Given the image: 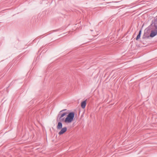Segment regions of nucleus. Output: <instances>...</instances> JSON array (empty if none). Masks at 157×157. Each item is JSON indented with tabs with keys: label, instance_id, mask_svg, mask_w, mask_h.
Returning a JSON list of instances; mask_svg holds the SVG:
<instances>
[{
	"label": "nucleus",
	"instance_id": "1",
	"mask_svg": "<svg viewBox=\"0 0 157 157\" xmlns=\"http://www.w3.org/2000/svg\"><path fill=\"white\" fill-rule=\"evenodd\" d=\"M75 113L71 112L69 113L67 117L65 118L64 122L66 123L71 122L74 120L75 117Z\"/></svg>",
	"mask_w": 157,
	"mask_h": 157
},
{
	"label": "nucleus",
	"instance_id": "2",
	"mask_svg": "<svg viewBox=\"0 0 157 157\" xmlns=\"http://www.w3.org/2000/svg\"><path fill=\"white\" fill-rule=\"evenodd\" d=\"M67 114V112H62V111H60L57 117V121H64V122L65 119L63 117Z\"/></svg>",
	"mask_w": 157,
	"mask_h": 157
},
{
	"label": "nucleus",
	"instance_id": "3",
	"mask_svg": "<svg viewBox=\"0 0 157 157\" xmlns=\"http://www.w3.org/2000/svg\"><path fill=\"white\" fill-rule=\"evenodd\" d=\"M67 128L66 127H64L61 129V130L59 132L58 134L59 135H61L64 133L67 130Z\"/></svg>",
	"mask_w": 157,
	"mask_h": 157
},
{
	"label": "nucleus",
	"instance_id": "4",
	"mask_svg": "<svg viewBox=\"0 0 157 157\" xmlns=\"http://www.w3.org/2000/svg\"><path fill=\"white\" fill-rule=\"evenodd\" d=\"M58 122L57 126V128L58 130H60L62 128L63 124L62 122H63V121H59Z\"/></svg>",
	"mask_w": 157,
	"mask_h": 157
},
{
	"label": "nucleus",
	"instance_id": "5",
	"mask_svg": "<svg viewBox=\"0 0 157 157\" xmlns=\"http://www.w3.org/2000/svg\"><path fill=\"white\" fill-rule=\"evenodd\" d=\"M157 34V31L151 30L150 36L151 37H153Z\"/></svg>",
	"mask_w": 157,
	"mask_h": 157
},
{
	"label": "nucleus",
	"instance_id": "6",
	"mask_svg": "<svg viewBox=\"0 0 157 157\" xmlns=\"http://www.w3.org/2000/svg\"><path fill=\"white\" fill-rule=\"evenodd\" d=\"M86 105V100H84L82 101L81 103V106L83 109H84Z\"/></svg>",
	"mask_w": 157,
	"mask_h": 157
},
{
	"label": "nucleus",
	"instance_id": "7",
	"mask_svg": "<svg viewBox=\"0 0 157 157\" xmlns=\"http://www.w3.org/2000/svg\"><path fill=\"white\" fill-rule=\"evenodd\" d=\"M140 36L141 35L138 34L136 38V40H138L139 39H140Z\"/></svg>",
	"mask_w": 157,
	"mask_h": 157
},
{
	"label": "nucleus",
	"instance_id": "8",
	"mask_svg": "<svg viewBox=\"0 0 157 157\" xmlns=\"http://www.w3.org/2000/svg\"><path fill=\"white\" fill-rule=\"evenodd\" d=\"M141 32H142V30L141 29H140V30L139 31V32L138 34L141 35Z\"/></svg>",
	"mask_w": 157,
	"mask_h": 157
},
{
	"label": "nucleus",
	"instance_id": "9",
	"mask_svg": "<svg viewBox=\"0 0 157 157\" xmlns=\"http://www.w3.org/2000/svg\"><path fill=\"white\" fill-rule=\"evenodd\" d=\"M154 26L156 29H157V26L155 24H154Z\"/></svg>",
	"mask_w": 157,
	"mask_h": 157
},
{
	"label": "nucleus",
	"instance_id": "10",
	"mask_svg": "<svg viewBox=\"0 0 157 157\" xmlns=\"http://www.w3.org/2000/svg\"><path fill=\"white\" fill-rule=\"evenodd\" d=\"M66 110H67V109H63V110H61V111H62V112H63V111H66Z\"/></svg>",
	"mask_w": 157,
	"mask_h": 157
},
{
	"label": "nucleus",
	"instance_id": "11",
	"mask_svg": "<svg viewBox=\"0 0 157 157\" xmlns=\"http://www.w3.org/2000/svg\"><path fill=\"white\" fill-rule=\"evenodd\" d=\"M145 38V37L144 36V35L143 36V39H144Z\"/></svg>",
	"mask_w": 157,
	"mask_h": 157
},
{
	"label": "nucleus",
	"instance_id": "12",
	"mask_svg": "<svg viewBox=\"0 0 157 157\" xmlns=\"http://www.w3.org/2000/svg\"><path fill=\"white\" fill-rule=\"evenodd\" d=\"M153 23H152L151 25L150 26H151V25H152V24H153Z\"/></svg>",
	"mask_w": 157,
	"mask_h": 157
},
{
	"label": "nucleus",
	"instance_id": "13",
	"mask_svg": "<svg viewBox=\"0 0 157 157\" xmlns=\"http://www.w3.org/2000/svg\"><path fill=\"white\" fill-rule=\"evenodd\" d=\"M156 20H157V18H156Z\"/></svg>",
	"mask_w": 157,
	"mask_h": 157
}]
</instances>
